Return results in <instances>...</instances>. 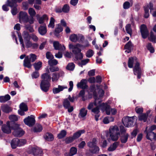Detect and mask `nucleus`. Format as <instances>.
Wrapping results in <instances>:
<instances>
[{"label":"nucleus","mask_w":156,"mask_h":156,"mask_svg":"<svg viewBox=\"0 0 156 156\" xmlns=\"http://www.w3.org/2000/svg\"><path fill=\"white\" fill-rule=\"evenodd\" d=\"M42 80L40 83L41 90L44 92L48 91L51 86V77L48 73H44L41 76Z\"/></svg>","instance_id":"1"},{"label":"nucleus","mask_w":156,"mask_h":156,"mask_svg":"<svg viewBox=\"0 0 156 156\" xmlns=\"http://www.w3.org/2000/svg\"><path fill=\"white\" fill-rule=\"evenodd\" d=\"M133 63L135 64L133 68L134 74L135 75H137V78L140 79L141 76V71L140 68L139 63L138 62L136 57H131L129 58L128 62V67L130 68H132Z\"/></svg>","instance_id":"2"},{"label":"nucleus","mask_w":156,"mask_h":156,"mask_svg":"<svg viewBox=\"0 0 156 156\" xmlns=\"http://www.w3.org/2000/svg\"><path fill=\"white\" fill-rule=\"evenodd\" d=\"M82 46L79 44L75 45L70 44L69 45V49L75 55L76 58L78 59H81L83 58V55L81 52V50L80 49Z\"/></svg>","instance_id":"3"},{"label":"nucleus","mask_w":156,"mask_h":156,"mask_svg":"<svg viewBox=\"0 0 156 156\" xmlns=\"http://www.w3.org/2000/svg\"><path fill=\"white\" fill-rule=\"evenodd\" d=\"M109 132L111 139L113 141L117 140L120 135L118 127L116 125L111 126Z\"/></svg>","instance_id":"4"},{"label":"nucleus","mask_w":156,"mask_h":156,"mask_svg":"<svg viewBox=\"0 0 156 156\" xmlns=\"http://www.w3.org/2000/svg\"><path fill=\"white\" fill-rule=\"evenodd\" d=\"M108 107L106 103H100L98 105L92 109L91 111L94 114H98L100 112L99 108H100L103 111H105L107 115H109L110 112Z\"/></svg>","instance_id":"5"},{"label":"nucleus","mask_w":156,"mask_h":156,"mask_svg":"<svg viewBox=\"0 0 156 156\" xmlns=\"http://www.w3.org/2000/svg\"><path fill=\"white\" fill-rule=\"evenodd\" d=\"M98 93L100 98H101L103 96L104 92L103 90L100 89L99 90ZM94 98L95 99L94 102V103H90L87 106V108L89 110H92V109L94 108V106H96L98 105L101 102V100L100 98H98L96 96H95Z\"/></svg>","instance_id":"6"},{"label":"nucleus","mask_w":156,"mask_h":156,"mask_svg":"<svg viewBox=\"0 0 156 156\" xmlns=\"http://www.w3.org/2000/svg\"><path fill=\"white\" fill-rule=\"evenodd\" d=\"M37 59L36 55L33 54H31L26 57L24 60L23 65L25 67L30 68L32 65L31 62H34Z\"/></svg>","instance_id":"7"},{"label":"nucleus","mask_w":156,"mask_h":156,"mask_svg":"<svg viewBox=\"0 0 156 156\" xmlns=\"http://www.w3.org/2000/svg\"><path fill=\"white\" fill-rule=\"evenodd\" d=\"M13 129L14 131L12 134L16 137H21L24 134V132L19 127V125L18 124H15Z\"/></svg>","instance_id":"8"},{"label":"nucleus","mask_w":156,"mask_h":156,"mask_svg":"<svg viewBox=\"0 0 156 156\" xmlns=\"http://www.w3.org/2000/svg\"><path fill=\"white\" fill-rule=\"evenodd\" d=\"M135 117L137 119L136 116L129 117L126 116L124 117L122 119V122L124 125L126 127L132 126L133 125V118Z\"/></svg>","instance_id":"9"},{"label":"nucleus","mask_w":156,"mask_h":156,"mask_svg":"<svg viewBox=\"0 0 156 156\" xmlns=\"http://www.w3.org/2000/svg\"><path fill=\"white\" fill-rule=\"evenodd\" d=\"M29 152L33 154L34 156H41L43 154L42 150L38 147H30Z\"/></svg>","instance_id":"10"},{"label":"nucleus","mask_w":156,"mask_h":156,"mask_svg":"<svg viewBox=\"0 0 156 156\" xmlns=\"http://www.w3.org/2000/svg\"><path fill=\"white\" fill-rule=\"evenodd\" d=\"M24 122L26 125L29 126H32L35 124V120L34 116L31 115L25 119Z\"/></svg>","instance_id":"11"},{"label":"nucleus","mask_w":156,"mask_h":156,"mask_svg":"<svg viewBox=\"0 0 156 156\" xmlns=\"http://www.w3.org/2000/svg\"><path fill=\"white\" fill-rule=\"evenodd\" d=\"M149 9L150 10V12L151 13V11L153 9V5L151 2L147 4L144 7L145 12L144 16L145 18H148L149 16Z\"/></svg>","instance_id":"12"},{"label":"nucleus","mask_w":156,"mask_h":156,"mask_svg":"<svg viewBox=\"0 0 156 156\" xmlns=\"http://www.w3.org/2000/svg\"><path fill=\"white\" fill-rule=\"evenodd\" d=\"M69 38L72 41L76 42L78 41V39L80 40V41H82L84 39V37L81 34H73L70 35Z\"/></svg>","instance_id":"13"},{"label":"nucleus","mask_w":156,"mask_h":156,"mask_svg":"<svg viewBox=\"0 0 156 156\" xmlns=\"http://www.w3.org/2000/svg\"><path fill=\"white\" fill-rule=\"evenodd\" d=\"M140 31L143 38H146L148 35V32L146 25L144 24L141 25Z\"/></svg>","instance_id":"14"},{"label":"nucleus","mask_w":156,"mask_h":156,"mask_svg":"<svg viewBox=\"0 0 156 156\" xmlns=\"http://www.w3.org/2000/svg\"><path fill=\"white\" fill-rule=\"evenodd\" d=\"M28 16L27 13L26 12H20L19 14V19L20 22L22 23L25 22Z\"/></svg>","instance_id":"15"},{"label":"nucleus","mask_w":156,"mask_h":156,"mask_svg":"<svg viewBox=\"0 0 156 156\" xmlns=\"http://www.w3.org/2000/svg\"><path fill=\"white\" fill-rule=\"evenodd\" d=\"M10 122L7 121L6 125L2 126V131L6 133H11V128L10 126Z\"/></svg>","instance_id":"16"},{"label":"nucleus","mask_w":156,"mask_h":156,"mask_svg":"<svg viewBox=\"0 0 156 156\" xmlns=\"http://www.w3.org/2000/svg\"><path fill=\"white\" fill-rule=\"evenodd\" d=\"M145 132L147 134L146 137L147 139L152 141L154 139L155 134L152 131H148L147 130V127L146 128Z\"/></svg>","instance_id":"17"},{"label":"nucleus","mask_w":156,"mask_h":156,"mask_svg":"<svg viewBox=\"0 0 156 156\" xmlns=\"http://www.w3.org/2000/svg\"><path fill=\"white\" fill-rule=\"evenodd\" d=\"M53 46L55 50H59L62 51L65 50V47L63 45L60 44L58 41H54L53 43Z\"/></svg>","instance_id":"18"},{"label":"nucleus","mask_w":156,"mask_h":156,"mask_svg":"<svg viewBox=\"0 0 156 156\" xmlns=\"http://www.w3.org/2000/svg\"><path fill=\"white\" fill-rule=\"evenodd\" d=\"M39 33L42 35H45L47 32V29L46 24L44 23L43 25L40 26L38 29Z\"/></svg>","instance_id":"19"},{"label":"nucleus","mask_w":156,"mask_h":156,"mask_svg":"<svg viewBox=\"0 0 156 156\" xmlns=\"http://www.w3.org/2000/svg\"><path fill=\"white\" fill-rule=\"evenodd\" d=\"M68 87L66 86L58 85L57 88L54 87L53 89V92L54 94H56L59 93L60 92L62 91L65 89H67Z\"/></svg>","instance_id":"20"},{"label":"nucleus","mask_w":156,"mask_h":156,"mask_svg":"<svg viewBox=\"0 0 156 156\" xmlns=\"http://www.w3.org/2000/svg\"><path fill=\"white\" fill-rule=\"evenodd\" d=\"M37 19L39 23L40 24L43 23L45 21H47L48 19V18L46 14L44 15L41 17H39V15L37 14L36 15Z\"/></svg>","instance_id":"21"},{"label":"nucleus","mask_w":156,"mask_h":156,"mask_svg":"<svg viewBox=\"0 0 156 156\" xmlns=\"http://www.w3.org/2000/svg\"><path fill=\"white\" fill-rule=\"evenodd\" d=\"M87 80L86 79L82 80L80 82L78 83L77 86V87H80L82 89H86L88 86L87 85Z\"/></svg>","instance_id":"22"},{"label":"nucleus","mask_w":156,"mask_h":156,"mask_svg":"<svg viewBox=\"0 0 156 156\" xmlns=\"http://www.w3.org/2000/svg\"><path fill=\"white\" fill-rule=\"evenodd\" d=\"M1 108L3 112L6 113H8L11 111V108L6 104L2 105Z\"/></svg>","instance_id":"23"},{"label":"nucleus","mask_w":156,"mask_h":156,"mask_svg":"<svg viewBox=\"0 0 156 156\" xmlns=\"http://www.w3.org/2000/svg\"><path fill=\"white\" fill-rule=\"evenodd\" d=\"M62 30L63 28L61 25L60 24H58L56 27L54 33V34L56 36H58V34L62 31Z\"/></svg>","instance_id":"24"},{"label":"nucleus","mask_w":156,"mask_h":156,"mask_svg":"<svg viewBox=\"0 0 156 156\" xmlns=\"http://www.w3.org/2000/svg\"><path fill=\"white\" fill-rule=\"evenodd\" d=\"M23 0H11L10 1L9 0L7 1L8 5L10 7H12L13 6H16V3L20 2Z\"/></svg>","instance_id":"25"},{"label":"nucleus","mask_w":156,"mask_h":156,"mask_svg":"<svg viewBox=\"0 0 156 156\" xmlns=\"http://www.w3.org/2000/svg\"><path fill=\"white\" fill-rule=\"evenodd\" d=\"M10 99V96L8 94L4 96H0V102L1 103H4L9 100Z\"/></svg>","instance_id":"26"},{"label":"nucleus","mask_w":156,"mask_h":156,"mask_svg":"<svg viewBox=\"0 0 156 156\" xmlns=\"http://www.w3.org/2000/svg\"><path fill=\"white\" fill-rule=\"evenodd\" d=\"M119 143L118 142H115L112 144L108 148V151H113L115 150L118 146Z\"/></svg>","instance_id":"27"},{"label":"nucleus","mask_w":156,"mask_h":156,"mask_svg":"<svg viewBox=\"0 0 156 156\" xmlns=\"http://www.w3.org/2000/svg\"><path fill=\"white\" fill-rule=\"evenodd\" d=\"M87 111L84 108H81L80 110L79 115L80 117L83 118L85 117L87 113Z\"/></svg>","instance_id":"28"},{"label":"nucleus","mask_w":156,"mask_h":156,"mask_svg":"<svg viewBox=\"0 0 156 156\" xmlns=\"http://www.w3.org/2000/svg\"><path fill=\"white\" fill-rule=\"evenodd\" d=\"M18 139L17 138H14L12 140L11 145L13 149H15L17 146H18Z\"/></svg>","instance_id":"29"},{"label":"nucleus","mask_w":156,"mask_h":156,"mask_svg":"<svg viewBox=\"0 0 156 156\" xmlns=\"http://www.w3.org/2000/svg\"><path fill=\"white\" fill-rule=\"evenodd\" d=\"M84 130H80L74 134L73 137L74 140L79 137L82 134L84 133Z\"/></svg>","instance_id":"30"},{"label":"nucleus","mask_w":156,"mask_h":156,"mask_svg":"<svg viewBox=\"0 0 156 156\" xmlns=\"http://www.w3.org/2000/svg\"><path fill=\"white\" fill-rule=\"evenodd\" d=\"M45 139L47 140L50 141L54 139V137L52 134L49 133H46L44 136Z\"/></svg>","instance_id":"31"},{"label":"nucleus","mask_w":156,"mask_h":156,"mask_svg":"<svg viewBox=\"0 0 156 156\" xmlns=\"http://www.w3.org/2000/svg\"><path fill=\"white\" fill-rule=\"evenodd\" d=\"M129 136L127 133H124V134L121 135V140L122 143H125L127 141L128 137Z\"/></svg>","instance_id":"32"},{"label":"nucleus","mask_w":156,"mask_h":156,"mask_svg":"<svg viewBox=\"0 0 156 156\" xmlns=\"http://www.w3.org/2000/svg\"><path fill=\"white\" fill-rule=\"evenodd\" d=\"M96 140L95 138H93L91 141L89 142L87 144V146L91 148L96 146Z\"/></svg>","instance_id":"33"},{"label":"nucleus","mask_w":156,"mask_h":156,"mask_svg":"<svg viewBox=\"0 0 156 156\" xmlns=\"http://www.w3.org/2000/svg\"><path fill=\"white\" fill-rule=\"evenodd\" d=\"M148 116L147 114H143L138 117V119L140 121L145 122L147 120Z\"/></svg>","instance_id":"34"},{"label":"nucleus","mask_w":156,"mask_h":156,"mask_svg":"<svg viewBox=\"0 0 156 156\" xmlns=\"http://www.w3.org/2000/svg\"><path fill=\"white\" fill-rule=\"evenodd\" d=\"M66 135V132L64 130H62L58 134V139H61L64 137Z\"/></svg>","instance_id":"35"},{"label":"nucleus","mask_w":156,"mask_h":156,"mask_svg":"<svg viewBox=\"0 0 156 156\" xmlns=\"http://www.w3.org/2000/svg\"><path fill=\"white\" fill-rule=\"evenodd\" d=\"M52 80L53 82L57 81L59 77V73H53L52 74Z\"/></svg>","instance_id":"36"},{"label":"nucleus","mask_w":156,"mask_h":156,"mask_svg":"<svg viewBox=\"0 0 156 156\" xmlns=\"http://www.w3.org/2000/svg\"><path fill=\"white\" fill-rule=\"evenodd\" d=\"M42 62H38L37 63H35L34 64V66L36 70H38L42 66Z\"/></svg>","instance_id":"37"},{"label":"nucleus","mask_w":156,"mask_h":156,"mask_svg":"<svg viewBox=\"0 0 156 156\" xmlns=\"http://www.w3.org/2000/svg\"><path fill=\"white\" fill-rule=\"evenodd\" d=\"M64 107L66 108H68L70 106V102L67 99H65L63 103Z\"/></svg>","instance_id":"38"},{"label":"nucleus","mask_w":156,"mask_h":156,"mask_svg":"<svg viewBox=\"0 0 156 156\" xmlns=\"http://www.w3.org/2000/svg\"><path fill=\"white\" fill-rule=\"evenodd\" d=\"M48 64L51 66L56 65L58 63V61L55 59H52L48 61Z\"/></svg>","instance_id":"39"},{"label":"nucleus","mask_w":156,"mask_h":156,"mask_svg":"<svg viewBox=\"0 0 156 156\" xmlns=\"http://www.w3.org/2000/svg\"><path fill=\"white\" fill-rule=\"evenodd\" d=\"M20 108L21 110L23 111H27L28 110V108L26 104L24 103H21L20 106Z\"/></svg>","instance_id":"40"},{"label":"nucleus","mask_w":156,"mask_h":156,"mask_svg":"<svg viewBox=\"0 0 156 156\" xmlns=\"http://www.w3.org/2000/svg\"><path fill=\"white\" fill-rule=\"evenodd\" d=\"M99 151V148L96 145L93 148H91L90 149V151L93 154H96L98 153Z\"/></svg>","instance_id":"41"},{"label":"nucleus","mask_w":156,"mask_h":156,"mask_svg":"<svg viewBox=\"0 0 156 156\" xmlns=\"http://www.w3.org/2000/svg\"><path fill=\"white\" fill-rule=\"evenodd\" d=\"M77 149L75 147H72L70 150V152L69 154V156H73L76 154L77 152Z\"/></svg>","instance_id":"42"},{"label":"nucleus","mask_w":156,"mask_h":156,"mask_svg":"<svg viewBox=\"0 0 156 156\" xmlns=\"http://www.w3.org/2000/svg\"><path fill=\"white\" fill-rule=\"evenodd\" d=\"M34 21V19L33 16H30V17H29L28 16L27 19L25 22V23H29L30 24H33Z\"/></svg>","instance_id":"43"},{"label":"nucleus","mask_w":156,"mask_h":156,"mask_svg":"<svg viewBox=\"0 0 156 156\" xmlns=\"http://www.w3.org/2000/svg\"><path fill=\"white\" fill-rule=\"evenodd\" d=\"M55 19L51 17L50 19V20L49 23L48 27L53 28L54 27Z\"/></svg>","instance_id":"44"},{"label":"nucleus","mask_w":156,"mask_h":156,"mask_svg":"<svg viewBox=\"0 0 156 156\" xmlns=\"http://www.w3.org/2000/svg\"><path fill=\"white\" fill-rule=\"evenodd\" d=\"M16 33L18 34V36L19 38V41L20 42V44L21 45L23 49H24L25 48V45L24 44L23 41L22 39V38L20 34L18 32L16 31Z\"/></svg>","instance_id":"45"},{"label":"nucleus","mask_w":156,"mask_h":156,"mask_svg":"<svg viewBox=\"0 0 156 156\" xmlns=\"http://www.w3.org/2000/svg\"><path fill=\"white\" fill-rule=\"evenodd\" d=\"M42 130V127L40 125H37L34 129V132H40Z\"/></svg>","instance_id":"46"},{"label":"nucleus","mask_w":156,"mask_h":156,"mask_svg":"<svg viewBox=\"0 0 156 156\" xmlns=\"http://www.w3.org/2000/svg\"><path fill=\"white\" fill-rule=\"evenodd\" d=\"M28 13L30 16L34 17L36 14V12L34 9L32 8H30L28 9Z\"/></svg>","instance_id":"47"},{"label":"nucleus","mask_w":156,"mask_h":156,"mask_svg":"<svg viewBox=\"0 0 156 156\" xmlns=\"http://www.w3.org/2000/svg\"><path fill=\"white\" fill-rule=\"evenodd\" d=\"M18 146L20 147L25 145L27 142L26 140L24 139H21L19 140L18 139Z\"/></svg>","instance_id":"48"},{"label":"nucleus","mask_w":156,"mask_h":156,"mask_svg":"<svg viewBox=\"0 0 156 156\" xmlns=\"http://www.w3.org/2000/svg\"><path fill=\"white\" fill-rule=\"evenodd\" d=\"M148 38L151 41L155 43L156 40V35H154L152 33H151Z\"/></svg>","instance_id":"49"},{"label":"nucleus","mask_w":156,"mask_h":156,"mask_svg":"<svg viewBox=\"0 0 156 156\" xmlns=\"http://www.w3.org/2000/svg\"><path fill=\"white\" fill-rule=\"evenodd\" d=\"M75 67V65L73 63H70L68 64L66 66V69L69 70H73Z\"/></svg>","instance_id":"50"},{"label":"nucleus","mask_w":156,"mask_h":156,"mask_svg":"<svg viewBox=\"0 0 156 156\" xmlns=\"http://www.w3.org/2000/svg\"><path fill=\"white\" fill-rule=\"evenodd\" d=\"M34 1L35 4L41 5V0H28L29 3L30 4H33Z\"/></svg>","instance_id":"51"},{"label":"nucleus","mask_w":156,"mask_h":156,"mask_svg":"<svg viewBox=\"0 0 156 156\" xmlns=\"http://www.w3.org/2000/svg\"><path fill=\"white\" fill-rule=\"evenodd\" d=\"M69 10V7L67 4L65 5L62 7V11L66 13L68 12Z\"/></svg>","instance_id":"52"},{"label":"nucleus","mask_w":156,"mask_h":156,"mask_svg":"<svg viewBox=\"0 0 156 156\" xmlns=\"http://www.w3.org/2000/svg\"><path fill=\"white\" fill-rule=\"evenodd\" d=\"M9 119L12 121H15L18 120V117L16 115H12L9 116Z\"/></svg>","instance_id":"53"},{"label":"nucleus","mask_w":156,"mask_h":156,"mask_svg":"<svg viewBox=\"0 0 156 156\" xmlns=\"http://www.w3.org/2000/svg\"><path fill=\"white\" fill-rule=\"evenodd\" d=\"M133 45L130 41H129L125 45L124 48L126 49H131L133 47Z\"/></svg>","instance_id":"54"},{"label":"nucleus","mask_w":156,"mask_h":156,"mask_svg":"<svg viewBox=\"0 0 156 156\" xmlns=\"http://www.w3.org/2000/svg\"><path fill=\"white\" fill-rule=\"evenodd\" d=\"M24 42L27 48L31 47L32 42L30 41V39L24 40Z\"/></svg>","instance_id":"55"},{"label":"nucleus","mask_w":156,"mask_h":156,"mask_svg":"<svg viewBox=\"0 0 156 156\" xmlns=\"http://www.w3.org/2000/svg\"><path fill=\"white\" fill-rule=\"evenodd\" d=\"M126 29L127 32L131 35L132 31L131 28L130 24H128L127 25L126 27Z\"/></svg>","instance_id":"56"},{"label":"nucleus","mask_w":156,"mask_h":156,"mask_svg":"<svg viewBox=\"0 0 156 156\" xmlns=\"http://www.w3.org/2000/svg\"><path fill=\"white\" fill-rule=\"evenodd\" d=\"M94 53V51L92 50L89 49L87 52L86 53V56L88 58H90L93 55Z\"/></svg>","instance_id":"57"},{"label":"nucleus","mask_w":156,"mask_h":156,"mask_svg":"<svg viewBox=\"0 0 156 156\" xmlns=\"http://www.w3.org/2000/svg\"><path fill=\"white\" fill-rule=\"evenodd\" d=\"M23 37L24 40L29 39L30 38V36L28 33L27 31H24L23 32Z\"/></svg>","instance_id":"58"},{"label":"nucleus","mask_w":156,"mask_h":156,"mask_svg":"<svg viewBox=\"0 0 156 156\" xmlns=\"http://www.w3.org/2000/svg\"><path fill=\"white\" fill-rule=\"evenodd\" d=\"M46 58L50 60L54 58V56L50 52H47L46 53Z\"/></svg>","instance_id":"59"},{"label":"nucleus","mask_w":156,"mask_h":156,"mask_svg":"<svg viewBox=\"0 0 156 156\" xmlns=\"http://www.w3.org/2000/svg\"><path fill=\"white\" fill-rule=\"evenodd\" d=\"M49 69L51 72H54L58 71L59 69L57 66H51L49 68Z\"/></svg>","instance_id":"60"},{"label":"nucleus","mask_w":156,"mask_h":156,"mask_svg":"<svg viewBox=\"0 0 156 156\" xmlns=\"http://www.w3.org/2000/svg\"><path fill=\"white\" fill-rule=\"evenodd\" d=\"M17 5H16V6H13L11 8H12L11 10V13L13 15H15L17 13V10L16 8Z\"/></svg>","instance_id":"61"},{"label":"nucleus","mask_w":156,"mask_h":156,"mask_svg":"<svg viewBox=\"0 0 156 156\" xmlns=\"http://www.w3.org/2000/svg\"><path fill=\"white\" fill-rule=\"evenodd\" d=\"M74 140L73 137H69L66 138L65 141L66 144L70 143Z\"/></svg>","instance_id":"62"},{"label":"nucleus","mask_w":156,"mask_h":156,"mask_svg":"<svg viewBox=\"0 0 156 156\" xmlns=\"http://www.w3.org/2000/svg\"><path fill=\"white\" fill-rule=\"evenodd\" d=\"M135 111L137 113L140 114L143 112V109L142 107H137L135 108Z\"/></svg>","instance_id":"63"},{"label":"nucleus","mask_w":156,"mask_h":156,"mask_svg":"<svg viewBox=\"0 0 156 156\" xmlns=\"http://www.w3.org/2000/svg\"><path fill=\"white\" fill-rule=\"evenodd\" d=\"M132 5H130V3L128 2H125L123 5V8L125 9H127L129 8Z\"/></svg>","instance_id":"64"}]
</instances>
